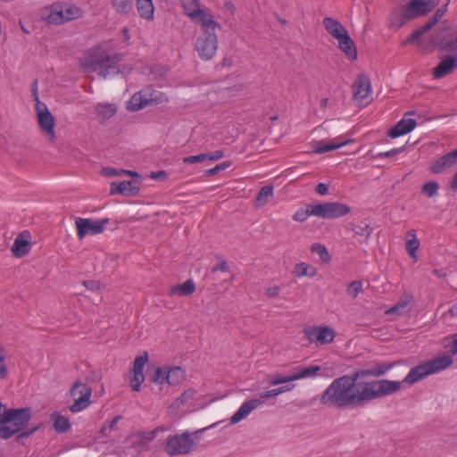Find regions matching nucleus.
I'll list each match as a JSON object with an SVG mask.
<instances>
[{"label":"nucleus","mask_w":457,"mask_h":457,"mask_svg":"<svg viewBox=\"0 0 457 457\" xmlns=\"http://www.w3.org/2000/svg\"><path fill=\"white\" fill-rule=\"evenodd\" d=\"M453 362V359L452 355L444 353L443 355L411 369L403 381L388 379L364 381L367 402L369 403L374 399L393 395L402 388L403 384L412 385L431 374L447 369Z\"/></svg>","instance_id":"obj_1"},{"label":"nucleus","mask_w":457,"mask_h":457,"mask_svg":"<svg viewBox=\"0 0 457 457\" xmlns=\"http://www.w3.org/2000/svg\"><path fill=\"white\" fill-rule=\"evenodd\" d=\"M357 370L352 375H344L332 381L320 396L322 404L332 405L339 409H354L367 403L364 381Z\"/></svg>","instance_id":"obj_2"},{"label":"nucleus","mask_w":457,"mask_h":457,"mask_svg":"<svg viewBox=\"0 0 457 457\" xmlns=\"http://www.w3.org/2000/svg\"><path fill=\"white\" fill-rule=\"evenodd\" d=\"M121 57L99 46L88 49L81 59V66L87 70L97 72L100 76L107 78L121 72L120 62Z\"/></svg>","instance_id":"obj_3"},{"label":"nucleus","mask_w":457,"mask_h":457,"mask_svg":"<svg viewBox=\"0 0 457 457\" xmlns=\"http://www.w3.org/2000/svg\"><path fill=\"white\" fill-rule=\"evenodd\" d=\"M200 26L202 33L195 38V50L200 59L209 61L215 56L218 50L216 29L220 28V25L213 19L200 24Z\"/></svg>","instance_id":"obj_4"},{"label":"nucleus","mask_w":457,"mask_h":457,"mask_svg":"<svg viewBox=\"0 0 457 457\" xmlns=\"http://www.w3.org/2000/svg\"><path fill=\"white\" fill-rule=\"evenodd\" d=\"M30 420L29 408L7 409L0 418V438L8 439L23 430Z\"/></svg>","instance_id":"obj_5"},{"label":"nucleus","mask_w":457,"mask_h":457,"mask_svg":"<svg viewBox=\"0 0 457 457\" xmlns=\"http://www.w3.org/2000/svg\"><path fill=\"white\" fill-rule=\"evenodd\" d=\"M438 4L439 0H411L406 8L393 12L390 17L391 26L400 28L408 21L429 12Z\"/></svg>","instance_id":"obj_6"},{"label":"nucleus","mask_w":457,"mask_h":457,"mask_svg":"<svg viewBox=\"0 0 457 457\" xmlns=\"http://www.w3.org/2000/svg\"><path fill=\"white\" fill-rule=\"evenodd\" d=\"M295 386L294 384L283 385L279 387L261 393L260 398H252L243 402L238 410L231 416L229 420L230 424L234 425L246 419L253 410L262 404L263 402L262 399L277 396L283 393L289 392L293 390Z\"/></svg>","instance_id":"obj_7"},{"label":"nucleus","mask_w":457,"mask_h":457,"mask_svg":"<svg viewBox=\"0 0 457 457\" xmlns=\"http://www.w3.org/2000/svg\"><path fill=\"white\" fill-rule=\"evenodd\" d=\"M69 395L72 403L69 405V410L72 413H79L88 408L92 403L91 387L81 381H76L69 391Z\"/></svg>","instance_id":"obj_8"},{"label":"nucleus","mask_w":457,"mask_h":457,"mask_svg":"<svg viewBox=\"0 0 457 457\" xmlns=\"http://www.w3.org/2000/svg\"><path fill=\"white\" fill-rule=\"evenodd\" d=\"M195 439V434L189 432L170 436L165 444V452L170 456L187 454L193 450Z\"/></svg>","instance_id":"obj_9"},{"label":"nucleus","mask_w":457,"mask_h":457,"mask_svg":"<svg viewBox=\"0 0 457 457\" xmlns=\"http://www.w3.org/2000/svg\"><path fill=\"white\" fill-rule=\"evenodd\" d=\"M303 333L306 339L317 346L332 343L336 337L335 330L326 325L307 327Z\"/></svg>","instance_id":"obj_10"},{"label":"nucleus","mask_w":457,"mask_h":457,"mask_svg":"<svg viewBox=\"0 0 457 457\" xmlns=\"http://www.w3.org/2000/svg\"><path fill=\"white\" fill-rule=\"evenodd\" d=\"M186 15L195 24H203L213 20V16L203 8L199 0H180Z\"/></svg>","instance_id":"obj_11"},{"label":"nucleus","mask_w":457,"mask_h":457,"mask_svg":"<svg viewBox=\"0 0 457 457\" xmlns=\"http://www.w3.org/2000/svg\"><path fill=\"white\" fill-rule=\"evenodd\" d=\"M351 212L350 207L340 202H328L317 204L315 213L321 219H337L348 214Z\"/></svg>","instance_id":"obj_12"},{"label":"nucleus","mask_w":457,"mask_h":457,"mask_svg":"<svg viewBox=\"0 0 457 457\" xmlns=\"http://www.w3.org/2000/svg\"><path fill=\"white\" fill-rule=\"evenodd\" d=\"M108 220H92L77 218L75 220V225L77 228V235L79 239H82L87 235H97L104 231Z\"/></svg>","instance_id":"obj_13"},{"label":"nucleus","mask_w":457,"mask_h":457,"mask_svg":"<svg viewBox=\"0 0 457 457\" xmlns=\"http://www.w3.org/2000/svg\"><path fill=\"white\" fill-rule=\"evenodd\" d=\"M353 98L359 105H367L371 100V86L366 75H360L353 85Z\"/></svg>","instance_id":"obj_14"},{"label":"nucleus","mask_w":457,"mask_h":457,"mask_svg":"<svg viewBox=\"0 0 457 457\" xmlns=\"http://www.w3.org/2000/svg\"><path fill=\"white\" fill-rule=\"evenodd\" d=\"M166 430V428L160 427L152 431L135 432L128 438L127 442L132 445L137 452H140L146 444L158 437L160 433H163Z\"/></svg>","instance_id":"obj_15"},{"label":"nucleus","mask_w":457,"mask_h":457,"mask_svg":"<svg viewBox=\"0 0 457 457\" xmlns=\"http://www.w3.org/2000/svg\"><path fill=\"white\" fill-rule=\"evenodd\" d=\"M148 361V353L145 352L137 356L133 362L132 377L130 378V386L134 391H139L141 385L145 380L144 368Z\"/></svg>","instance_id":"obj_16"},{"label":"nucleus","mask_w":457,"mask_h":457,"mask_svg":"<svg viewBox=\"0 0 457 457\" xmlns=\"http://www.w3.org/2000/svg\"><path fill=\"white\" fill-rule=\"evenodd\" d=\"M447 4L441 6L436 10L435 14L420 28L413 31L409 37L406 39L407 43H413L419 40V38L424 35L426 32L430 30L439 21L440 19L445 14L447 11Z\"/></svg>","instance_id":"obj_17"},{"label":"nucleus","mask_w":457,"mask_h":457,"mask_svg":"<svg viewBox=\"0 0 457 457\" xmlns=\"http://www.w3.org/2000/svg\"><path fill=\"white\" fill-rule=\"evenodd\" d=\"M157 96L154 92H152L150 88L144 89L137 93H135L128 104V109L130 111H138L150 104L152 102H155Z\"/></svg>","instance_id":"obj_18"},{"label":"nucleus","mask_w":457,"mask_h":457,"mask_svg":"<svg viewBox=\"0 0 457 457\" xmlns=\"http://www.w3.org/2000/svg\"><path fill=\"white\" fill-rule=\"evenodd\" d=\"M37 114L41 129L47 135L54 136V119L47 107L41 103L37 104Z\"/></svg>","instance_id":"obj_19"},{"label":"nucleus","mask_w":457,"mask_h":457,"mask_svg":"<svg viewBox=\"0 0 457 457\" xmlns=\"http://www.w3.org/2000/svg\"><path fill=\"white\" fill-rule=\"evenodd\" d=\"M457 68L456 55L449 54L441 58L439 63L433 70V77L441 79L451 74Z\"/></svg>","instance_id":"obj_20"},{"label":"nucleus","mask_w":457,"mask_h":457,"mask_svg":"<svg viewBox=\"0 0 457 457\" xmlns=\"http://www.w3.org/2000/svg\"><path fill=\"white\" fill-rule=\"evenodd\" d=\"M62 10L60 3L53 4L40 10V17L49 24H62L63 23Z\"/></svg>","instance_id":"obj_21"},{"label":"nucleus","mask_w":457,"mask_h":457,"mask_svg":"<svg viewBox=\"0 0 457 457\" xmlns=\"http://www.w3.org/2000/svg\"><path fill=\"white\" fill-rule=\"evenodd\" d=\"M30 250V234L28 231L20 233L14 240L12 253L16 257L26 255Z\"/></svg>","instance_id":"obj_22"},{"label":"nucleus","mask_w":457,"mask_h":457,"mask_svg":"<svg viewBox=\"0 0 457 457\" xmlns=\"http://www.w3.org/2000/svg\"><path fill=\"white\" fill-rule=\"evenodd\" d=\"M416 124V120L412 118L402 119L389 129L387 135L392 138L399 137L412 131Z\"/></svg>","instance_id":"obj_23"},{"label":"nucleus","mask_w":457,"mask_h":457,"mask_svg":"<svg viewBox=\"0 0 457 457\" xmlns=\"http://www.w3.org/2000/svg\"><path fill=\"white\" fill-rule=\"evenodd\" d=\"M456 162H457V155L455 154V151L453 150L450 153L444 154L437 160H436L432 163V165L430 167V170H431V172H433L435 174L441 173L445 170L454 165Z\"/></svg>","instance_id":"obj_24"},{"label":"nucleus","mask_w":457,"mask_h":457,"mask_svg":"<svg viewBox=\"0 0 457 457\" xmlns=\"http://www.w3.org/2000/svg\"><path fill=\"white\" fill-rule=\"evenodd\" d=\"M112 195L122 194L125 195H136L139 192V187L133 185L131 181L112 182L110 185Z\"/></svg>","instance_id":"obj_25"},{"label":"nucleus","mask_w":457,"mask_h":457,"mask_svg":"<svg viewBox=\"0 0 457 457\" xmlns=\"http://www.w3.org/2000/svg\"><path fill=\"white\" fill-rule=\"evenodd\" d=\"M323 25L327 32L336 40L348 33L340 21L331 17H326L323 20Z\"/></svg>","instance_id":"obj_26"},{"label":"nucleus","mask_w":457,"mask_h":457,"mask_svg":"<svg viewBox=\"0 0 457 457\" xmlns=\"http://www.w3.org/2000/svg\"><path fill=\"white\" fill-rule=\"evenodd\" d=\"M338 48L347 56L348 59L353 61L357 59V49L353 40L346 33L339 39H337Z\"/></svg>","instance_id":"obj_27"},{"label":"nucleus","mask_w":457,"mask_h":457,"mask_svg":"<svg viewBox=\"0 0 457 457\" xmlns=\"http://www.w3.org/2000/svg\"><path fill=\"white\" fill-rule=\"evenodd\" d=\"M348 140L342 141L338 138H335L332 141H319L313 146L312 152L315 154H324L332 150L338 149L347 145Z\"/></svg>","instance_id":"obj_28"},{"label":"nucleus","mask_w":457,"mask_h":457,"mask_svg":"<svg viewBox=\"0 0 457 457\" xmlns=\"http://www.w3.org/2000/svg\"><path fill=\"white\" fill-rule=\"evenodd\" d=\"M441 49L457 57V29H451L441 41Z\"/></svg>","instance_id":"obj_29"},{"label":"nucleus","mask_w":457,"mask_h":457,"mask_svg":"<svg viewBox=\"0 0 457 457\" xmlns=\"http://www.w3.org/2000/svg\"><path fill=\"white\" fill-rule=\"evenodd\" d=\"M136 5L139 16L145 21H153L154 18V6L153 0H136Z\"/></svg>","instance_id":"obj_30"},{"label":"nucleus","mask_w":457,"mask_h":457,"mask_svg":"<svg viewBox=\"0 0 457 457\" xmlns=\"http://www.w3.org/2000/svg\"><path fill=\"white\" fill-rule=\"evenodd\" d=\"M420 241L416 230L411 229L406 233L405 248L410 257L415 262L418 260L417 251L420 247Z\"/></svg>","instance_id":"obj_31"},{"label":"nucleus","mask_w":457,"mask_h":457,"mask_svg":"<svg viewBox=\"0 0 457 457\" xmlns=\"http://www.w3.org/2000/svg\"><path fill=\"white\" fill-rule=\"evenodd\" d=\"M395 363H380L372 368L357 370L361 378L364 377H379L389 371Z\"/></svg>","instance_id":"obj_32"},{"label":"nucleus","mask_w":457,"mask_h":457,"mask_svg":"<svg viewBox=\"0 0 457 457\" xmlns=\"http://www.w3.org/2000/svg\"><path fill=\"white\" fill-rule=\"evenodd\" d=\"M195 291V285L193 280L188 279L182 284H178L170 287L169 294L170 295L187 296Z\"/></svg>","instance_id":"obj_33"},{"label":"nucleus","mask_w":457,"mask_h":457,"mask_svg":"<svg viewBox=\"0 0 457 457\" xmlns=\"http://www.w3.org/2000/svg\"><path fill=\"white\" fill-rule=\"evenodd\" d=\"M319 371H320V367L317 365H311L304 368L297 367L293 371V378H295V380L313 378L318 376Z\"/></svg>","instance_id":"obj_34"},{"label":"nucleus","mask_w":457,"mask_h":457,"mask_svg":"<svg viewBox=\"0 0 457 457\" xmlns=\"http://www.w3.org/2000/svg\"><path fill=\"white\" fill-rule=\"evenodd\" d=\"M317 273L318 270L314 266L303 262L296 263L293 269V274L298 278L303 277L313 278Z\"/></svg>","instance_id":"obj_35"},{"label":"nucleus","mask_w":457,"mask_h":457,"mask_svg":"<svg viewBox=\"0 0 457 457\" xmlns=\"http://www.w3.org/2000/svg\"><path fill=\"white\" fill-rule=\"evenodd\" d=\"M186 378L185 370L180 367L167 368L165 378L169 385H178L184 381Z\"/></svg>","instance_id":"obj_36"},{"label":"nucleus","mask_w":457,"mask_h":457,"mask_svg":"<svg viewBox=\"0 0 457 457\" xmlns=\"http://www.w3.org/2000/svg\"><path fill=\"white\" fill-rule=\"evenodd\" d=\"M62 5V13L63 16V22L78 19L81 16L82 11L78 6L69 4V3H63L61 4Z\"/></svg>","instance_id":"obj_37"},{"label":"nucleus","mask_w":457,"mask_h":457,"mask_svg":"<svg viewBox=\"0 0 457 457\" xmlns=\"http://www.w3.org/2000/svg\"><path fill=\"white\" fill-rule=\"evenodd\" d=\"M52 420L54 422V428L59 433H64L71 428L70 420L59 413H54L52 415Z\"/></svg>","instance_id":"obj_38"},{"label":"nucleus","mask_w":457,"mask_h":457,"mask_svg":"<svg viewBox=\"0 0 457 457\" xmlns=\"http://www.w3.org/2000/svg\"><path fill=\"white\" fill-rule=\"evenodd\" d=\"M410 303V297L401 298L394 306L386 311V314L401 315L408 310Z\"/></svg>","instance_id":"obj_39"},{"label":"nucleus","mask_w":457,"mask_h":457,"mask_svg":"<svg viewBox=\"0 0 457 457\" xmlns=\"http://www.w3.org/2000/svg\"><path fill=\"white\" fill-rule=\"evenodd\" d=\"M315 210L316 204H308L305 209H298L295 212L293 220L295 221L303 222L305 221L311 216L317 217V214L314 212Z\"/></svg>","instance_id":"obj_40"},{"label":"nucleus","mask_w":457,"mask_h":457,"mask_svg":"<svg viewBox=\"0 0 457 457\" xmlns=\"http://www.w3.org/2000/svg\"><path fill=\"white\" fill-rule=\"evenodd\" d=\"M117 112V108L112 104H98L96 106V114L104 120L112 117Z\"/></svg>","instance_id":"obj_41"},{"label":"nucleus","mask_w":457,"mask_h":457,"mask_svg":"<svg viewBox=\"0 0 457 457\" xmlns=\"http://www.w3.org/2000/svg\"><path fill=\"white\" fill-rule=\"evenodd\" d=\"M311 251L312 253L318 254L320 260L324 263H328L331 261V256L324 245L320 243L312 244L311 246Z\"/></svg>","instance_id":"obj_42"},{"label":"nucleus","mask_w":457,"mask_h":457,"mask_svg":"<svg viewBox=\"0 0 457 457\" xmlns=\"http://www.w3.org/2000/svg\"><path fill=\"white\" fill-rule=\"evenodd\" d=\"M112 8L117 13L127 14L132 9L131 0H111Z\"/></svg>","instance_id":"obj_43"},{"label":"nucleus","mask_w":457,"mask_h":457,"mask_svg":"<svg viewBox=\"0 0 457 457\" xmlns=\"http://www.w3.org/2000/svg\"><path fill=\"white\" fill-rule=\"evenodd\" d=\"M293 372L287 375L275 374L270 376L268 381L269 384L271 386H278L281 384L287 385L289 382L295 381V378H293Z\"/></svg>","instance_id":"obj_44"},{"label":"nucleus","mask_w":457,"mask_h":457,"mask_svg":"<svg viewBox=\"0 0 457 457\" xmlns=\"http://www.w3.org/2000/svg\"><path fill=\"white\" fill-rule=\"evenodd\" d=\"M439 184L436 181H428L422 186V193L428 197H433L437 195Z\"/></svg>","instance_id":"obj_45"},{"label":"nucleus","mask_w":457,"mask_h":457,"mask_svg":"<svg viewBox=\"0 0 457 457\" xmlns=\"http://www.w3.org/2000/svg\"><path fill=\"white\" fill-rule=\"evenodd\" d=\"M273 195V187L271 186L262 187L257 194L256 200L260 204H265Z\"/></svg>","instance_id":"obj_46"},{"label":"nucleus","mask_w":457,"mask_h":457,"mask_svg":"<svg viewBox=\"0 0 457 457\" xmlns=\"http://www.w3.org/2000/svg\"><path fill=\"white\" fill-rule=\"evenodd\" d=\"M195 390L193 389H187L186 390L174 403V405L178 408L180 407V405L186 403L188 402V400L194 398L195 396Z\"/></svg>","instance_id":"obj_47"},{"label":"nucleus","mask_w":457,"mask_h":457,"mask_svg":"<svg viewBox=\"0 0 457 457\" xmlns=\"http://www.w3.org/2000/svg\"><path fill=\"white\" fill-rule=\"evenodd\" d=\"M362 291V283L361 281H353L347 287V293L355 298Z\"/></svg>","instance_id":"obj_48"},{"label":"nucleus","mask_w":457,"mask_h":457,"mask_svg":"<svg viewBox=\"0 0 457 457\" xmlns=\"http://www.w3.org/2000/svg\"><path fill=\"white\" fill-rule=\"evenodd\" d=\"M167 368H157L155 369L154 374L152 375V381L156 383H162L166 381L165 375H166Z\"/></svg>","instance_id":"obj_49"},{"label":"nucleus","mask_w":457,"mask_h":457,"mask_svg":"<svg viewBox=\"0 0 457 457\" xmlns=\"http://www.w3.org/2000/svg\"><path fill=\"white\" fill-rule=\"evenodd\" d=\"M5 350L4 346L0 345V378H4L7 376V369L4 364Z\"/></svg>","instance_id":"obj_50"},{"label":"nucleus","mask_w":457,"mask_h":457,"mask_svg":"<svg viewBox=\"0 0 457 457\" xmlns=\"http://www.w3.org/2000/svg\"><path fill=\"white\" fill-rule=\"evenodd\" d=\"M205 160H207V154H197V155L187 156L183 159V162L185 163H195V162H203Z\"/></svg>","instance_id":"obj_51"},{"label":"nucleus","mask_w":457,"mask_h":457,"mask_svg":"<svg viewBox=\"0 0 457 457\" xmlns=\"http://www.w3.org/2000/svg\"><path fill=\"white\" fill-rule=\"evenodd\" d=\"M102 174L107 177L121 176V170H116L112 167H106L102 170Z\"/></svg>","instance_id":"obj_52"},{"label":"nucleus","mask_w":457,"mask_h":457,"mask_svg":"<svg viewBox=\"0 0 457 457\" xmlns=\"http://www.w3.org/2000/svg\"><path fill=\"white\" fill-rule=\"evenodd\" d=\"M280 287L278 286H271L266 289V294L270 297H276L279 295Z\"/></svg>","instance_id":"obj_53"},{"label":"nucleus","mask_w":457,"mask_h":457,"mask_svg":"<svg viewBox=\"0 0 457 457\" xmlns=\"http://www.w3.org/2000/svg\"><path fill=\"white\" fill-rule=\"evenodd\" d=\"M403 150H404V146L397 147V148H392V149H390L388 151L384 152V156L393 157V156H395L396 154L402 153Z\"/></svg>","instance_id":"obj_54"},{"label":"nucleus","mask_w":457,"mask_h":457,"mask_svg":"<svg viewBox=\"0 0 457 457\" xmlns=\"http://www.w3.org/2000/svg\"><path fill=\"white\" fill-rule=\"evenodd\" d=\"M315 190L319 195H325L328 192V187L325 183H319Z\"/></svg>","instance_id":"obj_55"},{"label":"nucleus","mask_w":457,"mask_h":457,"mask_svg":"<svg viewBox=\"0 0 457 457\" xmlns=\"http://www.w3.org/2000/svg\"><path fill=\"white\" fill-rule=\"evenodd\" d=\"M206 154H207V160H210V161H217V160H220L223 156V153L221 151H215L213 153Z\"/></svg>","instance_id":"obj_56"},{"label":"nucleus","mask_w":457,"mask_h":457,"mask_svg":"<svg viewBox=\"0 0 457 457\" xmlns=\"http://www.w3.org/2000/svg\"><path fill=\"white\" fill-rule=\"evenodd\" d=\"M213 270H221L225 272L228 270V266L225 261H220V263L213 268Z\"/></svg>","instance_id":"obj_57"},{"label":"nucleus","mask_w":457,"mask_h":457,"mask_svg":"<svg viewBox=\"0 0 457 457\" xmlns=\"http://www.w3.org/2000/svg\"><path fill=\"white\" fill-rule=\"evenodd\" d=\"M122 36H123V39L124 41L127 43V44H129V41H130V35H129V30L128 28H123L122 29Z\"/></svg>","instance_id":"obj_58"},{"label":"nucleus","mask_w":457,"mask_h":457,"mask_svg":"<svg viewBox=\"0 0 457 457\" xmlns=\"http://www.w3.org/2000/svg\"><path fill=\"white\" fill-rule=\"evenodd\" d=\"M122 175L126 174L132 178H138L139 174L137 171L129 170H123L121 169Z\"/></svg>","instance_id":"obj_59"},{"label":"nucleus","mask_w":457,"mask_h":457,"mask_svg":"<svg viewBox=\"0 0 457 457\" xmlns=\"http://www.w3.org/2000/svg\"><path fill=\"white\" fill-rule=\"evenodd\" d=\"M451 352L453 354H457V335L453 337Z\"/></svg>","instance_id":"obj_60"},{"label":"nucleus","mask_w":457,"mask_h":457,"mask_svg":"<svg viewBox=\"0 0 457 457\" xmlns=\"http://www.w3.org/2000/svg\"><path fill=\"white\" fill-rule=\"evenodd\" d=\"M221 170V165H216L214 168L212 169H210L207 173L208 174H215L217 173L218 171Z\"/></svg>","instance_id":"obj_61"},{"label":"nucleus","mask_w":457,"mask_h":457,"mask_svg":"<svg viewBox=\"0 0 457 457\" xmlns=\"http://www.w3.org/2000/svg\"><path fill=\"white\" fill-rule=\"evenodd\" d=\"M165 176H166V173L164 171H160V172L154 174L153 177L157 179V178L165 177Z\"/></svg>","instance_id":"obj_62"},{"label":"nucleus","mask_w":457,"mask_h":457,"mask_svg":"<svg viewBox=\"0 0 457 457\" xmlns=\"http://www.w3.org/2000/svg\"><path fill=\"white\" fill-rule=\"evenodd\" d=\"M376 157L378 159H381V158H386V156H384V152H379L377 154Z\"/></svg>","instance_id":"obj_63"},{"label":"nucleus","mask_w":457,"mask_h":457,"mask_svg":"<svg viewBox=\"0 0 457 457\" xmlns=\"http://www.w3.org/2000/svg\"><path fill=\"white\" fill-rule=\"evenodd\" d=\"M436 273L438 277H445V273L440 270H436Z\"/></svg>","instance_id":"obj_64"}]
</instances>
